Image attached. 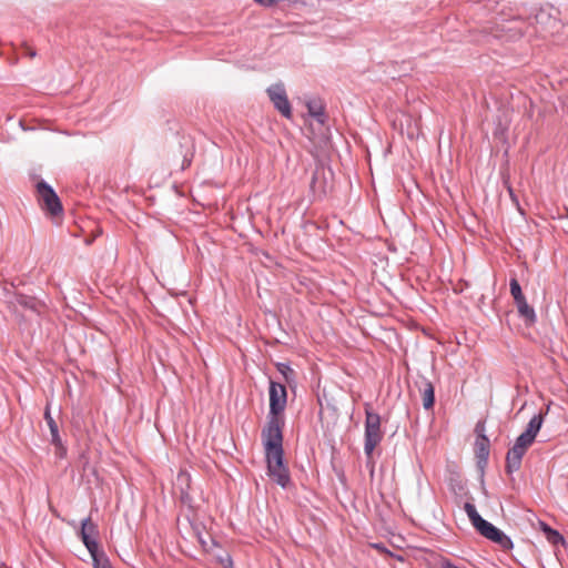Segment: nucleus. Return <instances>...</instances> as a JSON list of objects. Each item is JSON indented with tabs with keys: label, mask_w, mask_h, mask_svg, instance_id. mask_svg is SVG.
Returning a JSON list of instances; mask_svg holds the SVG:
<instances>
[{
	"label": "nucleus",
	"mask_w": 568,
	"mask_h": 568,
	"mask_svg": "<svg viewBox=\"0 0 568 568\" xmlns=\"http://www.w3.org/2000/svg\"><path fill=\"white\" fill-rule=\"evenodd\" d=\"M262 443L267 464V475L282 488L291 485L288 467L284 463L283 433L262 434Z\"/></svg>",
	"instance_id": "nucleus-1"
},
{
	"label": "nucleus",
	"mask_w": 568,
	"mask_h": 568,
	"mask_svg": "<svg viewBox=\"0 0 568 568\" xmlns=\"http://www.w3.org/2000/svg\"><path fill=\"white\" fill-rule=\"evenodd\" d=\"M270 412L267 415V422L262 430V434H276L282 433L284 426V419L281 414L286 407L287 392L286 387L282 383L274 381L270 382Z\"/></svg>",
	"instance_id": "nucleus-2"
},
{
	"label": "nucleus",
	"mask_w": 568,
	"mask_h": 568,
	"mask_svg": "<svg viewBox=\"0 0 568 568\" xmlns=\"http://www.w3.org/2000/svg\"><path fill=\"white\" fill-rule=\"evenodd\" d=\"M536 437L528 433H521L517 438L511 448L506 454L505 470L508 475L518 471L521 467V460L528 448L532 445Z\"/></svg>",
	"instance_id": "nucleus-3"
},
{
	"label": "nucleus",
	"mask_w": 568,
	"mask_h": 568,
	"mask_svg": "<svg viewBox=\"0 0 568 568\" xmlns=\"http://www.w3.org/2000/svg\"><path fill=\"white\" fill-rule=\"evenodd\" d=\"M365 415L364 453L369 459L374 449L383 439V432L381 429V416L377 413L366 407Z\"/></svg>",
	"instance_id": "nucleus-4"
},
{
	"label": "nucleus",
	"mask_w": 568,
	"mask_h": 568,
	"mask_svg": "<svg viewBox=\"0 0 568 568\" xmlns=\"http://www.w3.org/2000/svg\"><path fill=\"white\" fill-rule=\"evenodd\" d=\"M38 202L43 211L51 216L62 213V204L54 190L44 181H40L36 185Z\"/></svg>",
	"instance_id": "nucleus-5"
},
{
	"label": "nucleus",
	"mask_w": 568,
	"mask_h": 568,
	"mask_svg": "<svg viewBox=\"0 0 568 568\" xmlns=\"http://www.w3.org/2000/svg\"><path fill=\"white\" fill-rule=\"evenodd\" d=\"M267 95L274 108L286 119L292 118V106L283 83H276L267 89Z\"/></svg>",
	"instance_id": "nucleus-6"
},
{
	"label": "nucleus",
	"mask_w": 568,
	"mask_h": 568,
	"mask_svg": "<svg viewBox=\"0 0 568 568\" xmlns=\"http://www.w3.org/2000/svg\"><path fill=\"white\" fill-rule=\"evenodd\" d=\"M415 386L417 387L419 395L423 399V406L425 409H430L435 403V388L429 379L424 376H419L415 381Z\"/></svg>",
	"instance_id": "nucleus-7"
},
{
	"label": "nucleus",
	"mask_w": 568,
	"mask_h": 568,
	"mask_svg": "<svg viewBox=\"0 0 568 568\" xmlns=\"http://www.w3.org/2000/svg\"><path fill=\"white\" fill-rule=\"evenodd\" d=\"M490 444L487 436H481L475 440V454L478 466L484 469L488 463Z\"/></svg>",
	"instance_id": "nucleus-8"
},
{
	"label": "nucleus",
	"mask_w": 568,
	"mask_h": 568,
	"mask_svg": "<svg viewBox=\"0 0 568 568\" xmlns=\"http://www.w3.org/2000/svg\"><path fill=\"white\" fill-rule=\"evenodd\" d=\"M519 316L525 321L526 325L531 326L536 323L537 316L535 310L527 303L526 297L515 302Z\"/></svg>",
	"instance_id": "nucleus-9"
},
{
	"label": "nucleus",
	"mask_w": 568,
	"mask_h": 568,
	"mask_svg": "<svg viewBox=\"0 0 568 568\" xmlns=\"http://www.w3.org/2000/svg\"><path fill=\"white\" fill-rule=\"evenodd\" d=\"M308 114L314 118L320 124L326 121L325 106L321 100L314 99L306 103Z\"/></svg>",
	"instance_id": "nucleus-10"
},
{
	"label": "nucleus",
	"mask_w": 568,
	"mask_h": 568,
	"mask_svg": "<svg viewBox=\"0 0 568 568\" xmlns=\"http://www.w3.org/2000/svg\"><path fill=\"white\" fill-rule=\"evenodd\" d=\"M16 303L24 308H29L34 312H39L40 303L37 298L23 294L16 295Z\"/></svg>",
	"instance_id": "nucleus-11"
},
{
	"label": "nucleus",
	"mask_w": 568,
	"mask_h": 568,
	"mask_svg": "<svg viewBox=\"0 0 568 568\" xmlns=\"http://www.w3.org/2000/svg\"><path fill=\"white\" fill-rule=\"evenodd\" d=\"M491 541L497 544L503 550H510L514 547L511 539L504 534L500 529L490 538Z\"/></svg>",
	"instance_id": "nucleus-12"
},
{
	"label": "nucleus",
	"mask_w": 568,
	"mask_h": 568,
	"mask_svg": "<svg viewBox=\"0 0 568 568\" xmlns=\"http://www.w3.org/2000/svg\"><path fill=\"white\" fill-rule=\"evenodd\" d=\"M85 548L88 549L89 554L91 555L93 565L97 564V560L101 561L102 559H108L104 551H99V544H98L97 539H94L90 542H87Z\"/></svg>",
	"instance_id": "nucleus-13"
},
{
	"label": "nucleus",
	"mask_w": 568,
	"mask_h": 568,
	"mask_svg": "<svg viewBox=\"0 0 568 568\" xmlns=\"http://www.w3.org/2000/svg\"><path fill=\"white\" fill-rule=\"evenodd\" d=\"M475 528L481 536L489 540L496 534V531H498L496 526L485 519H483Z\"/></svg>",
	"instance_id": "nucleus-14"
},
{
	"label": "nucleus",
	"mask_w": 568,
	"mask_h": 568,
	"mask_svg": "<svg viewBox=\"0 0 568 568\" xmlns=\"http://www.w3.org/2000/svg\"><path fill=\"white\" fill-rule=\"evenodd\" d=\"M542 422H544L542 414L534 415L531 417V419L529 420L525 432L528 433L529 435H532L534 437H536L541 428Z\"/></svg>",
	"instance_id": "nucleus-15"
},
{
	"label": "nucleus",
	"mask_w": 568,
	"mask_h": 568,
	"mask_svg": "<svg viewBox=\"0 0 568 568\" xmlns=\"http://www.w3.org/2000/svg\"><path fill=\"white\" fill-rule=\"evenodd\" d=\"M276 368L283 375L287 384H292L295 382L296 373L288 364L277 363Z\"/></svg>",
	"instance_id": "nucleus-16"
},
{
	"label": "nucleus",
	"mask_w": 568,
	"mask_h": 568,
	"mask_svg": "<svg viewBox=\"0 0 568 568\" xmlns=\"http://www.w3.org/2000/svg\"><path fill=\"white\" fill-rule=\"evenodd\" d=\"M50 434H51V444L55 447V456L59 458H63L67 454V448L64 447V445L62 443L59 430L52 432Z\"/></svg>",
	"instance_id": "nucleus-17"
},
{
	"label": "nucleus",
	"mask_w": 568,
	"mask_h": 568,
	"mask_svg": "<svg viewBox=\"0 0 568 568\" xmlns=\"http://www.w3.org/2000/svg\"><path fill=\"white\" fill-rule=\"evenodd\" d=\"M464 509L474 527H476L484 519L478 514V511L476 510V507L473 504L466 503L464 506Z\"/></svg>",
	"instance_id": "nucleus-18"
},
{
	"label": "nucleus",
	"mask_w": 568,
	"mask_h": 568,
	"mask_svg": "<svg viewBox=\"0 0 568 568\" xmlns=\"http://www.w3.org/2000/svg\"><path fill=\"white\" fill-rule=\"evenodd\" d=\"M81 534L87 535H98V526L91 520L90 517H87L82 520L81 524Z\"/></svg>",
	"instance_id": "nucleus-19"
},
{
	"label": "nucleus",
	"mask_w": 568,
	"mask_h": 568,
	"mask_svg": "<svg viewBox=\"0 0 568 568\" xmlns=\"http://www.w3.org/2000/svg\"><path fill=\"white\" fill-rule=\"evenodd\" d=\"M509 286H510V294L511 296L514 297V301H519L521 298H525V295L523 294V291H521V287H520V284L519 282L517 281L516 277H513L509 282Z\"/></svg>",
	"instance_id": "nucleus-20"
},
{
	"label": "nucleus",
	"mask_w": 568,
	"mask_h": 568,
	"mask_svg": "<svg viewBox=\"0 0 568 568\" xmlns=\"http://www.w3.org/2000/svg\"><path fill=\"white\" fill-rule=\"evenodd\" d=\"M546 538L547 540L551 544V545H564L565 544V538L561 534H559L557 530L555 529H548L547 530V535H546Z\"/></svg>",
	"instance_id": "nucleus-21"
},
{
	"label": "nucleus",
	"mask_w": 568,
	"mask_h": 568,
	"mask_svg": "<svg viewBox=\"0 0 568 568\" xmlns=\"http://www.w3.org/2000/svg\"><path fill=\"white\" fill-rule=\"evenodd\" d=\"M44 419L50 429V433L59 430L58 424L51 415L50 404L48 403L44 409Z\"/></svg>",
	"instance_id": "nucleus-22"
},
{
	"label": "nucleus",
	"mask_w": 568,
	"mask_h": 568,
	"mask_svg": "<svg viewBox=\"0 0 568 568\" xmlns=\"http://www.w3.org/2000/svg\"><path fill=\"white\" fill-rule=\"evenodd\" d=\"M256 253H261V262L265 264V266H271V263H273V257L271 256L270 251H255Z\"/></svg>",
	"instance_id": "nucleus-23"
},
{
	"label": "nucleus",
	"mask_w": 568,
	"mask_h": 568,
	"mask_svg": "<svg viewBox=\"0 0 568 568\" xmlns=\"http://www.w3.org/2000/svg\"><path fill=\"white\" fill-rule=\"evenodd\" d=\"M485 430H486V427H485V422L483 420H479L476 426H475V433L477 435L476 438H480L481 436H486L485 435Z\"/></svg>",
	"instance_id": "nucleus-24"
},
{
	"label": "nucleus",
	"mask_w": 568,
	"mask_h": 568,
	"mask_svg": "<svg viewBox=\"0 0 568 568\" xmlns=\"http://www.w3.org/2000/svg\"><path fill=\"white\" fill-rule=\"evenodd\" d=\"M469 287V282L460 280L458 284L453 287V291L457 294L464 292L465 288Z\"/></svg>",
	"instance_id": "nucleus-25"
},
{
	"label": "nucleus",
	"mask_w": 568,
	"mask_h": 568,
	"mask_svg": "<svg viewBox=\"0 0 568 568\" xmlns=\"http://www.w3.org/2000/svg\"><path fill=\"white\" fill-rule=\"evenodd\" d=\"M93 568H113L109 558L102 559L101 561L97 560V564L93 565Z\"/></svg>",
	"instance_id": "nucleus-26"
},
{
	"label": "nucleus",
	"mask_w": 568,
	"mask_h": 568,
	"mask_svg": "<svg viewBox=\"0 0 568 568\" xmlns=\"http://www.w3.org/2000/svg\"><path fill=\"white\" fill-rule=\"evenodd\" d=\"M97 536H98V535H87V534H81V539H82V541H83V544H84V546H85V545H87V542H90V541L94 540Z\"/></svg>",
	"instance_id": "nucleus-27"
},
{
	"label": "nucleus",
	"mask_w": 568,
	"mask_h": 568,
	"mask_svg": "<svg viewBox=\"0 0 568 568\" xmlns=\"http://www.w3.org/2000/svg\"><path fill=\"white\" fill-rule=\"evenodd\" d=\"M256 3L263 6V7H271L278 0H254Z\"/></svg>",
	"instance_id": "nucleus-28"
},
{
	"label": "nucleus",
	"mask_w": 568,
	"mask_h": 568,
	"mask_svg": "<svg viewBox=\"0 0 568 568\" xmlns=\"http://www.w3.org/2000/svg\"><path fill=\"white\" fill-rule=\"evenodd\" d=\"M221 562L224 565V568L232 565V558L230 555H226L225 558H221Z\"/></svg>",
	"instance_id": "nucleus-29"
},
{
	"label": "nucleus",
	"mask_w": 568,
	"mask_h": 568,
	"mask_svg": "<svg viewBox=\"0 0 568 568\" xmlns=\"http://www.w3.org/2000/svg\"><path fill=\"white\" fill-rule=\"evenodd\" d=\"M26 54L29 55L30 58H34L36 51L30 47H26Z\"/></svg>",
	"instance_id": "nucleus-30"
},
{
	"label": "nucleus",
	"mask_w": 568,
	"mask_h": 568,
	"mask_svg": "<svg viewBox=\"0 0 568 568\" xmlns=\"http://www.w3.org/2000/svg\"><path fill=\"white\" fill-rule=\"evenodd\" d=\"M540 526H541V529L545 532V535H547L548 529H552L551 527H549L547 524H545L542 521L540 523Z\"/></svg>",
	"instance_id": "nucleus-31"
},
{
	"label": "nucleus",
	"mask_w": 568,
	"mask_h": 568,
	"mask_svg": "<svg viewBox=\"0 0 568 568\" xmlns=\"http://www.w3.org/2000/svg\"><path fill=\"white\" fill-rule=\"evenodd\" d=\"M509 194H510L511 199H513L514 201H516L515 194H514V192H513V190H511L510 187H509Z\"/></svg>",
	"instance_id": "nucleus-32"
}]
</instances>
